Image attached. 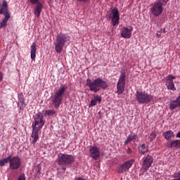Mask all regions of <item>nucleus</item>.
Wrapping results in <instances>:
<instances>
[{"label":"nucleus","instance_id":"1","mask_svg":"<svg viewBox=\"0 0 180 180\" xmlns=\"http://www.w3.org/2000/svg\"><path fill=\"white\" fill-rule=\"evenodd\" d=\"M46 124V120H44V115L43 112H38L34 115V122L32 123V132L31 139H32V144L37 143L39 140V131L41 129H43V126Z\"/></svg>","mask_w":180,"mask_h":180},{"label":"nucleus","instance_id":"2","mask_svg":"<svg viewBox=\"0 0 180 180\" xmlns=\"http://www.w3.org/2000/svg\"><path fill=\"white\" fill-rule=\"evenodd\" d=\"M86 82V86L89 88L90 91L94 92V94L99 92L101 89H106L108 88V82L100 77L94 79L93 82L91 79L88 78Z\"/></svg>","mask_w":180,"mask_h":180},{"label":"nucleus","instance_id":"3","mask_svg":"<svg viewBox=\"0 0 180 180\" xmlns=\"http://www.w3.org/2000/svg\"><path fill=\"white\" fill-rule=\"evenodd\" d=\"M71 40V37L68 36L67 34L60 33L56 37V40L55 42V50L56 53H61L64 49L65 44L68 43Z\"/></svg>","mask_w":180,"mask_h":180},{"label":"nucleus","instance_id":"4","mask_svg":"<svg viewBox=\"0 0 180 180\" xmlns=\"http://www.w3.org/2000/svg\"><path fill=\"white\" fill-rule=\"evenodd\" d=\"M67 88L68 86L65 84L61 86L52 97V102L56 109H58L60 105L63 103V95H64V93L67 91Z\"/></svg>","mask_w":180,"mask_h":180},{"label":"nucleus","instance_id":"5","mask_svg":"<svg viewBox=\"0 0 180 180\" xmlns=\"http://www.w3.org/2000/svg\"><path fill=\"white\" fill-rule=\"evenodd\" d=\"M169 0H157L152 7L150 8V12L154 16H160L164 11V7L168 3Z\"/></svg>","mask_w":180,"mask_h":180},{"label":"nucleus","instance_id":"6","mask_svg":"<svg viewBox=\"0 0 180 180\" xmlns=\"http://www.w3.org/2000/svg\"><path fill=\"white\" fill-rule=\"evenodd\" d=\"M135 96L138 103H140L141 105L150 103L154 98L153 95L149 94L146 91H136Z\"/></svg>","mask_w":180,"mask_h":180},{"label":"nucleus","instance_id":"7","mask_svg":"<svg viewBox=\"0 0 180 180\" xmlns=\"http://www.w3.org/2000/svg\"><path fill=\"white\" fill-rule=\"evenodd\" d=\"M74 161H75V158L72 155L63 153L58 155V164L59 165H71Z\"/></svg>","mask_w":180,"mask_h":180},{"label":"nucleus","instance_id":"8","mask_svg":"<svg viewBox=\"0 0 180 180\" xmlns=\"http://www.w3.org/2000/svg\"><path fill=\"white\" fill-rule=\"evenodd\" d=\"M126 86V73L124 72H122L118 82L117 84V94L118 95H122L124 92V88Z\"/></svg>","mask_w":180,"mask_h":180},{"label":"nucleus","instance_id":"9","mask_svg":"<svg viewBox=\"0 0 180 180\" xmlns=\"http://www.w3.org/2000/svg\"><path fill=\"white\" fill-rule=\"evenodd\" d=\"M22 165V160L19 156H10L9 169L11 171H16L19 169Z\"/></svg>","mask_w":180,"mask_h":180},{"label":"nucleus","instance_id":"10","mask_svg":"<svg viewBox=\"0 0 180 180\" xmlns=\"http://www.w3.org/2000/svg\"><path fill=\"white\" fill-rule=\"evenodd\" d=\"M153 162H154V158L153 156L148 155L145 159L143 160L141 171L143 172H147L148 169H150V167L153 165Z\"/></svg>","mask_w":180,"mask_h":180},{"label":"nucleus","instance_id":"11","mask_svg":"<svg viewBox=\"0 0 180 180\" xmlns=\"http://www.w3.org/2000/svg\"><path fill=\"white\" fill-rule=\"evenodd\" d=\"M134 159H131L129 160H127V162H124L123 164L120 165V167L117 169L118 174H124L126 171L130 169L131 167V165H133L135 162Z\"/></svg>","mask_w":180,"mask_h":180},{"label":"nucleus","instance_id":"12","mask_svg":"<svg viewBox=\"0 0 180 180\" xmlns=\"http://www.w3.org/2000/svg\"><path fill=\"white\" fill-rule=\"evenodd\" d=\"M89 153L93 160H96L98 158H101V150H99V148H98V146H91L89 149Z\"/></svg>","mask_w":180,"mask_h":180},{"label":"nucleus","instance_id":"13","mask_svg":"<svg viewBox=\"0 0 180 180\" xmlns=\"http://www.w3.org/2000/svg\"><path fill=\"white\" fill-rule=\"evenodd\" d=\"M40 0H30V2L32 4H37L34 8V15L39 18L40 13H41V10L43 9V4L39 2Z\"/></svg>","mask_w":180,"mask_h":180},{"label":"nucleus","instance_id":"14","mask_svg":"<svg viewBox=\"0 0 180 180\" xmlns=\"http://www.w3.org/2000/svg\"><path fill=\"white\" fill-rule=\"evenodd\" d=\"M112 17L111 20L112 22V26H116L119 25V20H120V15L119 14V9L115 8L111 11Z\"/></svg>","mask_w":180,"mask_h":180},{"label":"nucleus","instance_id":"15","mask_svg":"<svg viewBox=\"0 0 180 180\" xmlns=\"http://www.w3.org/2000/svg\"><path fill=\"white\" fill-rule=\"evenodd\" d=\"M174 79H175L174 76H172L171 75L167 76L166 84L167 85V89H169V91H176V88H175V84H174Z\"/></svg>","mask_w":180,"mask_h":180},{"label":"nucleus","instance_id":"16","mask_svg":"<svg viewBox=\"0 0 180 180\" xmlns=\"http://www.w3.org/2000/svg\"><path fill=\"white\" fill-rule=\"evenodd\" d=\"M0 15H4L6 16H11V13H9L8 2L4 0L2 5L0 4Z\"/></svg>","mask_w":180,"mask_h":180},{"label":"nucleus","instance_id":"17","mask_svg":"<svg viewBox=\"0 0 180 180\" xmlns=\"http://www.w3.org/2000/svg\"><path fill=\"white\" fill-rule=\"evenodd\" d=\"M131 32H133V27L129 30V28L124 27L121 30V36L124 39H130V37H131Z\"/></svg>","mask_w":180,"mask_h":180},{"label":"nucleus","instance_id":"18","mask_svg":"<svg viewBox=\"0 0 180 180\" xmlns=\"http://www.w3.org/2000/svg\"><path fill=\"white\" fill-rule=\"evenodd\" d=\"M168 148H179L180 149V140H172L167 143Z\"/></svg>","mask_w":180,"mask_h":180},{"label":"nucleus","instance_id":"19","mask_svg":"<svg viewBox=\"0 0 180 180\" xmlns=\"http://www.w3.org/2000/svg\"><path fill=\"white\" fill-rule=\"evenodd\" d=\"M180 107V96H179L175 101H172L170 102L169 108L172 110L176 109V108Z\"/></svg>","mask_w":180,"mask_h":180},{"label":"nucleus","instance_id":"20","mask_svg":"<svg viewBox=\"0 0 180 180\" xmlns=\"http://www.w3.org/2000/svg\"><path fill=\"white\" fill-rule=\"evenodd\" d=\"M163 137H165V140L169 141V140H172L174 137H175V134L172 130L165 131L162 133Z\"/></svg>","mask_w":180,"mask_h":180},{"label":"nucleus","instance_id":"21","mask_svg":"<svg viewBox=\"0 0 180 180\" xmlns=\"http://www.w3.org/2000/svg\"><path fill=\"white\" fill-rule=\"evenodd\" d=\"M37 49L36 48V42H33L31 46V59L32 61H36V51Z\"/></svg>","mask_w":180,"mask_h":180},{"label":"nucleus","instance_id":"22","mask_svg":"<svg viewBox=\"0 0 180 180\" xmlns=\"http://www.w3.org/2000/svg\"><path fill=\"white\" fill-rule=\"evenodd\" d=\"M138 150L140 154H142L143 155H144L146 153H148V146H146V143H143L142 145L138 147Z\"/></svg>","mask_w":180,"mask_h":180},{"label":"nucleus","instance_id":"23","mask_svg":"<svg viewBox=\"0 0 180 180\" xmlns=\"http://www.w3.org/2000/svg\"><path fill=\"white\" fill-rule=\"evenodd\" d=\"M5 18L3 19L2 22H0V27L2 29V27H6V25H8V20L11 18V15H4Z\"/></svg>","mask_w":180,"mask_h":180},{"label":"nucleus","instance_id":"24","mask_svg":"<svg viewBox=\"0 0 180 180\" xmlns=\"http://www.w3.org/2000/svg\"><path fill=\"white\" fill-rule=\"evenodd\" d=\"M11 156H8L7 158H5L3 160H0V167H5L6 164H8V162H10Z\"/></svg>","mask_w":180,"mask_h":180},{"label":"nucleus","instance_id":"25","mask_svg":"<svg viewBox=\"0 0 180 180\" xmlns=\"http://www.w3.org/2000/svg\"><path fill=\"white\" fill-rule=\"evenodd\" d=\"M36 173L34 174V178H40V175L41 174V166H38L35 169Z\"/></svg>","mask_w":180,"mask_h":180},{"label":"nucleus","instance_id":"26","mask_svg":"<svg viewBox=\"0 0 180 180\" xmlns=\"http://www.w3.org/2000/svg\"><path fill=\"white\" fill-rule=\"evenodd\" d=\"M137 137H138L137 134L134 133H131L128 136L127 139H129L131 141H133V140H136Z\"/></svg>","mask_w":180,"mask_h":180},{"label":"nucleus","instance_id":"27","mask_svg":"<svg viewBox=\"0 0 180 180\" xmlns=\"http://www.w3.org/2000/svg\"><path fill=\"white\" fill-rule=\"evenodd\" d=\"M56 113V110H45V115H47V116H53V115Z\"/></svg>","mask_w":180,"mask_h":180},{"label":"nucleus","instance_id":"28","mask_svg":"<svg viewBox=\"0 0 180 180\" xmlns=\"http://www.w3.org/2000/svg\"><path fill=\"white\" fill-rule=\"evenodd\" d=\"M18 106H19L20 110H22L26 108V105H25V101H18Z\"/></svg>","mask_w":180,"mask_h":180},{"label":"nucleus","instance_id":"29","mask_svg":"<svg viewBox=\"0 0 180 180\" xmlns=\"http://www.w3.org/2000/svg\"><path fill=\"white\" fill-rule=\"evenodd\" d=\"M94 101L99 102V103H101V102H102V98L98 95H94Z\"/></svg>","mask_w":180,"mask_h":180},{"label":"nucleus","instance_id":"30","mask_svg":"<svg viewBox=\"0 0 180 180\" xmlns=\"http://www.w3.org/2000/svg\"><path fill=\"white\" fill-rule=\"evenodd\" d=\"M157 137V134H155V131H153L150 134V140L151 141H154L155 140V138Z\"/></svg>","mask_w":180,"mask_h":180},{"label":"nucleus","instance_id":"31","mask_svg":"<svg viewBox=\"0 0 180 180\" xmlns=\"http://www.w3.org/2000/svg\"><path fill=\"white\" fill-rule=\"evenodd\" d=\"M98 103V102L96 101V100H94V98L92 99V100L91 101V103H90L89 105V108H91V107H92V106H96V103Z\"/></svg>","mask_w":180,"mask_h":180},{"label":"nucleus","instance_id":"32","mask_svg":"<svg viewBox=\"0 0 180 180\" xmlns=\"http://www.w3.org/2000/svg\"><path fill=\"white\" fill-rule=\"evenodd\" d=\"M18 102H25V97L22 94L18 96Z\"/></svg>","mask_w":180,"mask_h":180},{"label":"nucleus","instance_id":"33","mask_svg":"<svg viewBox=\"0 0 180 180\" xmlns=\"http://www.w3.org/2000/svg\"><path fill=\"white\" fill-rule=\"evenodd\" d=\"M131 142V141L127 138L126 141H124V146H127L128 143H129Z\"/></svg>","mask_w":180,"mask_h":180},{"label":"nucleus","instance_id":"34","mask_svg":"<svg viewBox=\"0 0 180 180\" xmlns=\"http://www.w3.org/2000/svg\"><path fill=\"white\" fill-rule=\"evenodd\" d=\"M4 79V75L0 72V82Z\"/></svg>","mask_w":180,"mask_h":180},{"label":"nucleus","instance_id":"35","mask_svg":"<svg viewBox=\"0 0 180 180\" xmlns=\"http://www.w3.org/2000/svg\"><path fill=\"white\" fill-rule=\"evenodd\" d=\"M127 154H131V153H132L131 148H129L127 150Z\"/></svg>","mask_w":180,"mask_h":180},{"label":"nucleus","instance_id":"36","mask_svg":"<svg viewBox=\"0 0 180 180\" xmlns=\"http://www.w3.org/2000/svg\"><path fill=\"white\" fill-rule=\"evenodd\" d=\"M176 139H180V131L176 135Z\"/></svg>","mask_w":180,"mask_h":180},{"label":"nucleus","instance_id":"37","mask_svg":"<svg viewBox=\"0 0 180 180\" xmlns=\"http://www.w3.org/2000/svg\"><path fill=\"white\" fill-rule=\"evenodd\" d=\"M79 2H86L87 0H77Z\"/></svg>","mask_w":180,"mask_h":180},{"label":"nucleus","instance_id":"38","mask_svg":"<svg viewBox=\"0 0 180 180\" xmlns=\"http://www.w3.org/2000/svg\"><path fill=\"white\" fill-rule=\"evenodd\" d=\"M62 169H63V171H65V169H67V168H66L65 167H62Z\"/></svg>","mask_w":180,"mask_h":180},{"label":"nucleus","instance_id":"39","mask_svg":"<svg viewBox=\"0 0 180 180\" xmlns=\"http://www.w3.org/2000/svg\"><path fill=\"white\" fill-rule=\"evenodd\" d=\"M162 32H163L164 33H167V30H165V29H164Z\"/></svg>","mask_w":180,"mask_h":180}]
</instances>
